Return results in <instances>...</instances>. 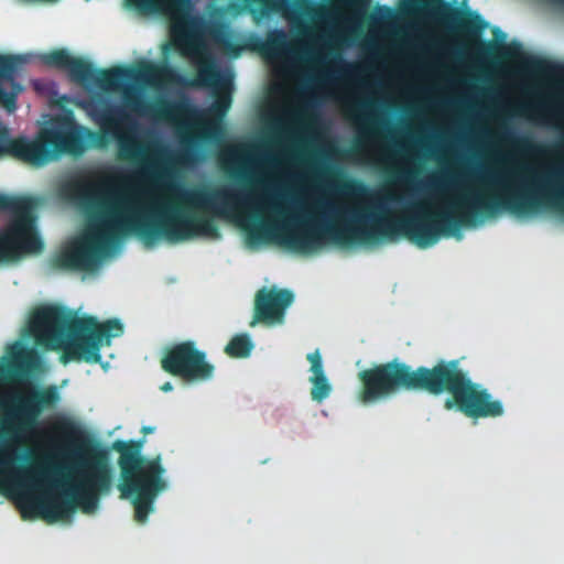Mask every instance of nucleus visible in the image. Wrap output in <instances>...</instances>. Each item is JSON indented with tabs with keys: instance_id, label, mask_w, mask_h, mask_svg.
I'll list each match as a JSON object with an SVG mask.
<instances>
[{
	"instance_id": "nucleus-1",
	"label": "nucleus",
	"mask_w": 564,
	"mask_h": 564,
	"mask_svg": "<svg viewBox=\"0 0 564 564\" xmlns=\"http://www.w3.org/2000/svg\"><path fill=\"white\" fill-rule=\"evenodd\" d=\"M69 76L100 96L89 110L105 134L131 158L149 161L142 166H112L94 180L75 182L64 194L94 215L87 226L69 236L61 247L58 263L68 269L96 271L117 257L127 234L138 235L147 246L160 241L181 242L196 238L217 239L213 221L197 215L204 208L235 224L250 248L275 242L299 252V191L257 194L236 184L212 191L175 185L173 197L149 186L160 161L170 167H193L203 152L195 139H183L175 149L164 145L166 131L159 128L148 107L147 90H162V75L150 70L99 72L75 58Z\"/></svg>"
},
{
	"instance_id": "nucleus-2",
	"label": "nucleus",
	"mask_w": 564,
	"mask_h": 564,
	"mask_svg": "<svg viewBox=\"0 0 564 564\" xmlns=\"http://www.w3.org/2000/svg\"><path fill=\"white\" fill-rule=\"evenodd\" d=\"M4 368L15 378L0 384V492L17 502L24 518L69 519L77 507L94 513L100 492L111 485L108 456L84 446L66 415L47 420L42 438L35 427H28L44 408L61 400L56 387L41 391L29 379L43 370L35 348L14 343L1 360L0 381Z\"/></svg>"
},
{
	"instance_id": "nucleus-3",
	"label": "nucleus",
	"mask_w": 564,
	"mask_h": 564,
	"mask_svg": "<svg viewBox=\"0 0 564 564\" xmlns=\"http://www.w3.org/2000/svg\"><path fill=\"white\" fill-rule=\"evenodd\" d=\"M138 7L166 13L173 21L172 37L176 46L197 66L198 80L219 98L208 111L189 104L171 109L172 124L200 139H215L221 132V117L230 106L234 89V74L221 67L213 55V44L234 46V33L219 19H203L195 7V0H132Z\"/></svg>"
},
{
	"instance_id": "nucleus-4",
	"label": "nucleus",
	"mask_w": 564,
	"mask_h": 564,
	"mask_svg": "<svg viewBox=\"0 0 564 564\" xmlns=\"http://www.w3.org/2000/svg\"><path fill=\"white\" fill-rule=\"evenodd\" d=\"M365 392L361 401L366 404L386 398L400 388H423L432 393L443 392L444 384L453 395L454 401L447 400L446 408L458 409L468 416H496L503 412L500 401L480 386L473 383L458 368L456 361L440 364L434 369L420 368L410 371L408 367L391 362L362 373Z\"/></svg>"
},
{
	"instance_id": "nucleus-5",
	"label": "nucleus",
	"mask_w": 564,
	"mask_h": 564,
	"mask_svg": "<svg viewBox=\"0 0 564 564\" xmlns=\"http://www.w3.org/2000/svg\"><path fill=\"white\" fill-rule=\"evenodd\" d=\"M29 329L46 347L62 348L72 357L97 362L100 348L122 333V325L118 319L101 323L65 307L45 305L35 311Z\"/></svg>"
},
{
	"instance_id": "nucleus-6",
	"label": "nucleus",
	"mask_w": 564,
	"mask_h": 564,
	"mask_svg": "<svg viewBox=\"0 0 564 564\" xmlns=\"http://www.w3.org/2000/svg\"><path fill=\"white\" fill-rule=\"evenodd\" d=\"M122 497L132 498L138 521L145 522L158 495L167 487L160 458L141 459L139 453L124 451L119 460Z\"/></svg>"
},
{
	"instance_id": "nucleus-7",
	"label": "nucleus",
	"mask_w": 564,
	"mask_h": 564,
	"mask_svg": "<svg viewBox=\"0 0 564 564\" xmlns=\"http://www.w3.org/2000/svg\"><path fill=\"white\" fill-rule=\"evenodd\" d=\"M265 54L274 75L271 85L272 106L289 112L293 104L291 85L299 74L300 61L289 43L284 29L271 32L265 44Z\"/></svg>"
},
{
	"instance_id": "nucleus-8",
	"label": "nucleus",
	"mask_w": 564,
	"mask_h": 564,
	"mask_svg": "<svg viewBox=\"0 0 564 564\" xmlns=\"http://www.w3.org/2000/svg\"><path fill=\"white\" fill-rule=\"evenodd\" d=\"M12 206V220L0 231V261L37 253L43 248L42 238L35 226L33 200L17 198Z\"/></svg>"
},
{
	"instance_id": "nucleus-9",
	"label": "nucleus",
	"mask_w": 564,
	"mask_h": 564,
	"mask_svg": "<svg viewBox=\"0 0 564 564\" xmlns=\"http://www.w3.org/2000/svg\"><path fill=\"white\" fill-rule=\"evenodd\" d=\"M163 368L187 381L207 380L214 370L206 361L205 352L196 349L191 341L175 346L163 360Z\"/></svg>"
},
{
	"instance_id": "nucleus-10",
	"label": "nucleus",
	"mask_w": 564,
	"mask_h": 564,
	"mask_svg": "<svg viewBox=\"0 0 564 564\" xmlns=\"http://www.w3.org/2000/svg\"><path fill=\"white\" fill-rule=\"evenodd\" d=\"M223 158L232 167H247L252 172H260L267 165L279 172L282 163L280 152L247 150L242 145L227 148Z\"/></svg>"
},
{
	"instance_id": "nucleus-11",
	"label": "nucleus",
	"mask_w": 564,
	"mask_h": 564,
	"mask_svg": "<svg viewBox=\"0 0 564 564\" xmlns=\"http://www.w3.org/2000/svg\"><path fill=\"white\" fill-rule=\"evenodd\" d=\"M293 302V294L288 290L264 288L257 296V308L260 319L268 324H280L286 308Z\"/></svg>"
},
{
	"instance_id": "nucleus-12",
	"label": "nucleus",
	"mask_w": 564,
	"mask_h": 564,
	"mask_svg": "<svg viewBox=\"0 0 564 564\" xmlns=\"http://www.w3.org/2000/svg\"><path fill=\"white\" fill-rule=\"evenodd\" d=\"M310 362L308 382L312 386L311 395L314 401L323 402L333 392V384L326 373L324 361L318 349L307 354Z\"/></svg>"
},
{
	"instance_id": "nucleus-13",
	"label": "nucleus",
	"mask_w": 564,
	"mask_h": 564,
	"mask_svg": "<svg viewBox=\"0 0 564 564\" xmlns=\"http://www.w3.org/2000/svg\"><path fill=\"white\" fill-rule=\"evenodd\" d=\"M251 337L247 334L236 335L227 345L226 351L234 357H247L253 349Z\"/></svg>"
},
{
	"instance_id": "nucleus-14",
	"label": "nucleus",
	"mask_w": 564,
	"mask_h": 564,
	"mask_svg": "<svg viewBox=\"0 0 564 564\" xmlns=\"http://www.w3.org/2000/svg\"><path fill=\"white\" fill-rule=\"evenodd\" d=\"M73 57L65 52H56L47 55L45 57V62L52 66L67 69L70 64Z\"/></svg>"
},
{
	"instance_id": "nucleus-15",
	"label": "nucleus",
	"mask_w": 564,
	"mask_h": 564,
	"mask_svg": "<svg viewBox=\"0 0 564 564\" xmlns=\"http://www.w3.org/2000/svg\"><path fill=\"white\" fill-rule=\"evenodd\" d=\"M33 85L39 93L57 95L58 86L55 82L34 80Z\"/></svg>"
},
{
	"instance_id": "nucleus-16",
	"label": "nucleus",
	"mask_w": 564,
	"mask_h": 564,
	"mask_svg": "<svg viewBox=\"0 0 564 564\" xmlns=\"http://www.w3.org/2000/svg\"><path fill=\"white\" fill-rule=\"evenodd\" d=\"M362 17H364V13L360 12L356 15L345 17L344 20H345L347 28L350 31H355L360 28V25L362 23Z\"/></svg>"
},
{
	"instance_id": "nucleus-17",
	"label": "nucleus",
	"mask_w": 564,
	"mask_h": 564,
	"mask_svg": "<svg viewBox=\"0 0 564 564\" xmlns=\"http://www.w3.org/2000/svg\"><path fill=\"white\" fill-rule=\"evenodd\" d=\"M371 150L373 151L375 159L378 162H382V163L388 162L386 153L383 152L382 145L379 142L372 141L371 142Z\"/></svg>"
},
{
	"instance_id": "nucleus-18",
	"label": "nucleus",
	"mask_w": 564,
	"mask_h": 564,
	"mask_svg": "<svg viewBox=\"0 0 564 564\" xmlns=\"http://www.w3.org/2000/svg\"><path fill=\"white\" fill-rule=\"evenodd\" d=\"M435 184H436L435 178L432 175H429V176H425L422 180H420L416 185L419 188H426V187H430Z\"/></svg>"
},
{
	"instance_id": "nucleus-19",
	"label": "nucleus",
	"mask_w": 564,
	"mask_h": 564,
	"mask_svg": "<svg viewBox=\"0 0 564 564\" xmlns=\"http://www.w3.org/2000/svg\"><path fill=\"white\" fill-rule=\"evenodd\" d=\"M530 108L534 111V112H543L546 110L547 108V105L546 104H538V105H531Z\"/></svg>"
},
{
	"instance_id": "nucleus-20",
	"label": "nucleus",
	"mask_w": 564,
	"mask_h": 564,
	"mask_svg": "<svg viewBox=\"0 0 564 564\" xmlns=\"http://www.w3.org/2000/svg\"><path fill=\"white\" fill-rule=\"evenodd\" d=\"M338 18H339V15L337 13H329L325 17V22L326 23H336Z\"/></svg>"
},
{
	"instance_id": "nucleus-21",
	"label": "nucleus",
	"mask_w": 564,
	"mask_h": 564,
	"mask_svg": "<svg viewBox=\"0 0 564 564\" xmlns=\"http://www.w3.org/2000/svg\"><path fill=\"white\" fill-rule=\"evenodd\" d=\"M162 390H163L164 392H170V391H172V390H173V386H172V383H171V382H166V383H164V384L162 386Z\"/></svg>"
},
{
	"instance_id": "nucleus-22",
	"label": "nucleus",
	"mask_w": 564,
	"mask_h": 564,
	"mask_svg": "<svg viewBox=\"0 0 564 564\" xmlns=\"http://www.w3.org/2000/svg\"><path fill=\"white\" fill-rule=\"evenodd\" d=\"M144 432L145 433H153L154 432V427H150V426H145L143 427Z\"/></svg>"
},
{
	"instance_id": "nucleus-23",
	"label": "nucleus",
	"mask_w": 564,
	"mask_h": 564,
	"mask_svg": "<svg viewBox=\"0 0 564 564\" xmlns=\"http://www.w3.org/2000/svg\"><path fill=\"white\" fill-rule=\"evenodd\" d=\"M345 4L349 6L352 3V0H341Z\"/></svg>"
},
{
	"instance_id": "nucleus-24",
	"label": "nucleus",
	"mask_w": 564,
	"mask_h": 564,
	"mask_svg": "<svg viewBox=\"0 0 564 564\" xmlns=\"http://www.w3.org/2000/svg\"><path fill=\"white\" fill-rule=\"evenodd\" d=\"M259 318H254L252 322H251V326H254L257 323H258Z\"/></svg>"
},
{
	"instance_id": "nucleus-25",
	"label": "nucleus",
	"mask_w": 564,
	"mask_h": 564,
	"mask_svg": "<svg viewBox=\"0 0 564 564\" xmlns=\"http://www.w3.org/2000/svg\"><path fill=\"white\" fill-rule=\"evenodd\" d=\"M378 12H379V13H381V14H383V9L379 8V9H378Z\"/></svg>"
}]
</instances>
